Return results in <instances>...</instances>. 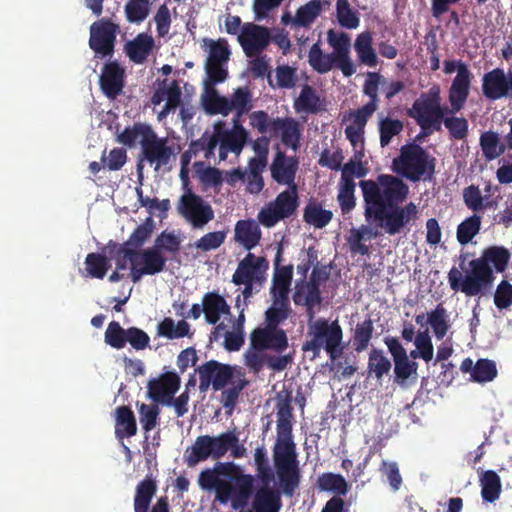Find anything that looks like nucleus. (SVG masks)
<instances>
[{
    "label": "nucleus",
    "instance_id": "f257e3e1",
    "mask_svg": "<svg viewBox=\"0 0 512 512\" xmlns=\"http://www.w3.org/2000/svg\"><path fill=\"white\" fill-rule=\"evenodd\" d=\"M276 410L277 439L273 447V461L281 491L292 496L299 487L301 473L292 435L294 415L290 394L277 402Z\"/></svg>",
    "mask_w": 512,
    "mask_h": 512
},
{
    "label": "nucleus",
    "instance_id": "f03ea898",
    "mask_svg": "<svg viewBox=\"0 0 512 512\" xmlns=\"http://www.w3.org/2000/svg\"><path fill=\"white\" fill-rule=\"evenodd\" d=\"M511 258L510 251L503 246H489L481 256L469 262V271L463 276L461 270L452 267L448 272V283L455 292H462L468 297L483 295L495 279L494 271L503 273Z\"/></svg>",
    "mask_w": 512,
    "mask_h": 512
},
{
    "label": "nucleus",
    "instance_id": "7ed1b4c3",
    "mask_svg": "<svg viewBox=\"0 0 512 512\" xmlns=\"http://www.w3.org/2000/svg\"><path fill=\"white\" fill-rule=\"evenodd\" d=\"M253 482V477L233 462H216L213 468L204 469L198 476L202 490L213 491L216 501L223 505L231 502L235 509L247 505Z\"/></svg>",
    "mask_w": 512,
    "mask_h": 512
},
{
    "label": "nucleus",
    "instance_id": "20e7f679",
    "mask_svg": "<svg viewBox=\"0 0 512 512\" xmlns=\"http://www.w3.org/2000/svg\"><path fill=\"white\" fill-rule=\"evenodd\" d=\"M199 374V389L205 392L210 386L215 391L222 390L220 402L228 414L235 409L241 392L249 384L245 373L229 364L210 360L197 368Z\"/></svg>",
    "mask_w": 512,
    "mask_h": 512
},
{
    "label": "nucleus",
    "instance_id": "39448f33",
    "mask_svg": "<svg viewBox=\"0 0 512 512\" xmlns=\"http://www.w3.org/2000/svg\"><path fill=\"white\" fill-rule=\"evenodd\" d=\"M359 186L363 193L367 220L372 216L381 217L383 209L400 205L409 194L408 185L402 179L389 174L379 175L377 181L362 180Z\"/></svg>",
    "mask_w": 512,
    "mask_h": 512
},
{
    "label": "nucleus",
    "instance_id": "423d86ee",
    "mask_svg": "<svg viewBox=\"0 0 512 512\" xmlns=\"http://www.w3.org/2000/svg\"><path fill=\"white\" fill-rule=\"evenodd\" d=\"M342 340L343 329L337 319L330 321L319 318L308 323L307 340L302 345V351L311 352L312 359H315L324 350L331 360H335L343 352Z\"/></svg>",
    "mask_w": 512,
    "mask_h": 512
},
{
    "label": "nucleus",
    "instance_id": "0eeeda50",
    "mask_svg": "<svg viewBox=\"0 0 512 512\" xmlns=\"http://www.w3.org/2000/svg\"><path fill=\"white\" fill-rule=\"evenodd\" d=\"M435 158L422 146L407 144L402 146L400 155L394 159L395 171L406 179L417 182L421 179L430 180L435 173Z\"/></svg>",
    "mask_w": 512,
    "mask_h": 512
},
{
    "label": "nucleus",
    "instance_id": "6e6552de",
    "mask_svg": "<svg viewBox=\"0 0 512 512\" xmlns=\"http://www.w3.org/2000/svg\"><path fill=\"white\" fill-rule=\"evenodd\" d=\"M299 206L297 187L280 192L276 198L267 203L258 213L257 219L266 228L275 226L278 222L290 218Z\"/></svg>",
    "mask_w": 512,
    "mask_h": 512
},
{
    "label": "nucleus",
    "instance_id": "1a4fd4ad",
    "mask_svg": "<svg viewBox=\"0 0 512 512\" xmlns=\"http://www.w3.org/2000/svg\"><path fill=\"white\" fill-rule=\"evenodd\" d=\"M125 258L130 261V278L133 283H138L145 275L161 273L168 260L153 246L142 250H126Z\"/></svg>",
    "mask_w": 512,
    "mask_h": 512
},
{
    "label": "nucleus",
    "instance_id": "9d476101",
    "mask_svg": "<svg viewBox=\"0 0 512 512\" xmlns=\"http://www.w3.org/2000/svg\"><path fill=\"white\" fill-rule=\"evenodd\" d=\"M120 26L111 18H101L90 26L89 47L97 58H111L115 52Z\"/></svg>",
    "mask_w": 512,
    "mask_h": 512
},
{
    "label": "nucleus",
    "instance_id": "9b49d317",
    "mask_svg": "<svg viewBox=\"0 0 512 512\" xmlns=\"http://www.w3.org/2000/svg\"><path fill=\"white\" fill-rule=\"evenodd\" d=\"M177 211L195 229L203 228L215 216L212 206L190 189L181 195L177 204Z\"/></svg>",
    "mask_w": 512,
    "mask_h": 512
},
{
    "label": "nucleus",
    "instance_id": "f8f14e48",
    "mask_svg": "<svg viewBox=\"0 0 512 512\" xmlns=\"http://www.w3.org/2000/svg\"><path fill=\"white\" fill-rule=\"evenodd\" d=\"M158 489L157 480L152 475L145 476L135 487L134 512H170V505L167 496L157 498L152 505L153 497Z\"/></svg>",
    "mask_w": 512,
    "mask_h": 512
},
{
    "label": "nucleus",
    "instance_id": "ddd939ff",
    "mask_svg": "<svg viewBox=\"0 0 512 512\" xmlns=\"http://www.w3.org/2000/svg\"><path fill=\"white\" fill-rule=\"evenodd\" d=\"M223 447L222 433L218 436L200 435L195 439L193 445L185 450L184 460L188 467H194L208 458L219 460L222 458Z\"/></svg>",
    "mask_w": 512,
    "mask_h": 512
},
{
    "label": "nucleus",
    "instance_id": "4468645a",
    "mask_svg": "<svg viewBox=\"0 0 512 512\" xmlns=\"http://www.w3.org/2000/svg\"><path fill=\"white\" fill-rule=\"evenodd\" d=\"M379 221V225L389 235L400 233L411 221L418 218V209L413 202H409L405 206H393L383 209L381 217L372 216Z\"/></svg>",
    "mask_w": 512,
    "mask_h": 512
},
{
    "label": "nucleus",
    "instance_id": "2eb2a0df",
    "mask_svg": "<svg viewBox=\"0 0 512 512\" xmlns=\"http://www.w3.org/2000/svg\"><path fill=\"white\" fill-rule=\"evenodd\" d=\"M384 343L394 361V382L405 385L410 377H417L418 363L410 360L398 338L387 336Z\"/></svg>",
    "mask_w": 512,
    "mask_h": 512
},
{
    "label": "nucleus",
    "instance_id": "dca6fc26",
    "mask_svg": "<svg viewBox=\"0 0 512 512\" xmlns=\"http://www.w3.org/2000/svg\"><path fill=\"white\" fill-rule=\"evenodd\" d=\"M482 94L489 101L503 98L512 100V72L494 68L482 77Z\"/></svg>",
    "mask_w": 512,
    "mask_h": 512
},
{
    "label": "nucleus",
    "instance_id": "f3484780",
    "mask_svg": "<svg viewBox=\"0 0 512 512\" xmlns=\"http://www.w3.org/2000/svg\"><path fill=\"white\" fill-rule=\"evenodd\" d=\"M237 39L245 55L252 58L267 48L271 41V33L265 26L245 23Z\"/></svg>",
    "mask_w": 512,
    "mask_h": 512
},
{
    "label": "nucleus",
    "instance_id": "a211bd4d",
    "mask_svg": "<svg viewBox=\"0 0 512 512\" xmlns=\"http://www.w3.org/2000/svg\"><path fill=\"white\" fill-rule=\"evenodd\" d=\"M250 343L254 350H271L277 354H282L289 346L285 330L267 326L255 328L250 334Z\"/></svg>",
    "mask_w": 512,
    "mask_h": 512
},
{
    "label": "nucleus",
    "instance_id": "6ab92c4d",
    "mask_svg": "<svg viewBox=\"0 0 512 512\" xmlns=\"http://www.w3.org/2000/svg\"><path fill=\"white\" fill-rule=\"evenodd\" d=\"M125 78V68L117 60L108 61L101 69L100 89L108 99L115 100L123 93Z\"/></svg>",
    "mask_w": 512,
    "mask_h": 512
},
{
    "label": "nucleus",
    "instance_id": "aec40b11",
    "mask_svg": "<svg viewBox=\"0 0 512 512\" xmlns=\"http://www.w3.org/2000/svg\"><path fill=\"white\" fill-rule=\"evenodd\" d=\"M268 267L269 263L264 257H256L254 254L248 253L239 262L232 276V282L235 285H242V283L246 282H258L262 284L264 281L263 274Z\"/></svg>",
    "mask_w": 512,
    "mask_h": 512
},
{
    "label": "nucleus",
    "instance_id": "412c9836",
    "mask_svg": "<svg viewBox=\"0 0 512 512\" xmlns=\"http://www.w3.org/2000/svg\"><path fill=\"white\" fill-rule=\"evenodd\" d=\"M173 155L174 149L168 145V139L159 138L155 131L141 147L142 158L150 165H155V170L168 165Z\"/></svg>",
    "mask_w": 512,
    "mask_h": 512
},
{
    "label": "nucleus",
    "instance_id": "4be33fe9",
    "mask_svg": "<svg viewBox=\"0 0 512 512\" xmlns=\"http://www.w3.org/2000/svg\"><path fill=\"white\" fill-rule=\"evenodd\" d=\"M180 382L175 372H166L160 378L148 382V396L154 402L170 406L172 397L180 388Z\"/></svg>",
    "mask_w": 512,
    "mask_h": 512
},
{
    "label": "nucleus",
    "instance_id": "5701e85b",
    "mask_svg": "<svg viewBox=\"0 0 512 512\" xmlns=\"http://www.w3.org/2000/svg\"><path fill=\"white\" fill-rule=\"evenodd\" d=\"M472 73L465 63H459L458 73L452 81L449 89V102L451 113L459 112L463 109L470 93Z\"/></svg>",
    "mask_w": 512,
    "mask_h": 512
},
{
    "label": "nucleus",
    "instance_id": "b1692460",
    "mask_svg": "<svg viewBox=\"0 0 512 512\" xmlns=\"http://www.w3.org/2000/svg\"><path fill=\"white\" fill-rule=\"evenodd\" d=\"M328 43L333 48V56L337 61V68H339L345 77H350L356 72V68L349 57L350 52V38L341 32L337 34L333 29L327 33Z\"/></svg>",
    "mask_w": 512,
    "mask_h": 512
},
{
    "label": "nucleus",
    "instance_id": "393cba45",
    "mask_svg": "<svg viewBox=\"0 0 512 512\" xmlns=\"http://www.w3.org/2000/svg\"><path fill=\"white\" fill-rule=\"evenodd\" d=\"M298 161L294 157H287L284 152L278 151L275 154L270 166L271 177L280 185H287L288 189L297 187L295 184Z\"/></svg>",
    "mask_w": 512,
    "mask_h": 512
},
{
    "label": "nucleus",
    "instance_id": "a878e982",
    "mask_svg": "<svg viewBox=\"0 0 512 512\" xmlns=\"http://www.w3.org/2000/svg\"><path fill=\"white\" fill-rule=\"evenodd\" d=\"M437 99H440V89L438 86H433L427 93H422L407 111V115L413 118L422 130L429 121L428 117Z\"/></svg>",
    "mask_w": 512,
    "mask_h": 512
},
{
    "label": "nucleus",
    "instance_id": "bb28decb",
    "mask_svg": "<svg viewBox=\"0 0 512 512\" xmlns=\"http://www.w3.org/2000/svg\"><path fill=\"white\" fill-rule=\"evenodd\" d=\"M154 229V223L151 217H148L142 224L138 225L130 234L127 241L119 245L114 241H109L107 248H117L118 255H124L126 250H140V248L151 237Z\"/></svg>",
    "mask_w": 512,
    "mask_h": 512
},
{
    "label": "nucleus",
    "instance_id": "cd10ccee",
    "mask_svg": "<svg viewBox=\"0 0 512 512\" xmlns=\"http://www.w3.org/2000/svg\"><path fill=\"white\" fill-rule=\"evenodd\" d=\"M271 134H280L281 141L286 147L297 150L300 142L299 123L293 118L277 117L271 122Z\"/></svg>",
    "mask_w": 512,
    "mask_h": 512
},
{
    "label": "nucleus",
    "instance_id": "c85d7f7f",
    "mask_svg": "<svg viewBox=\"0 0 512 512\" xmlns=\"http://www.w3.org/2000/svg\"><path fill=\"white\" fill-rule=\"evenodd\" d=\"M293 279V265L282 266L281 269H275L270 294L272 300L278 302H290L289 293Z\"/></svg>",
    "mask_w": 512,
    "mask_h": 512
},
{
    "label": "nucleus",
    "instance_id": "c756f323",
    "mask_svg": "<svg viewBox=\"0 0 512 512\" xmlns=\"http://www.w3.org/2000/svg\"><path fill=\"white\" fill-rule=\"evenodd\" d=\"M280 508L281 492L264 484L256 491L250 512H279Z\"/></svg>",
    "mask_w": 512,
    "mask_h": 512
},
{
    "label": "nucleus",
    "instance_id": "7c9ffc66",
    "mask_svg": "<svg viewBox=\"0 0 512 512\" xmlns=\"http://www.w3.org/2000/svg\"><path fill=\"white\" fill-rule=\"evenodd\" d=\"M204 315L207 323L216 325L222 315H231L230 305L217 292H207L203 296Z\"/></svg>",
    "mask_w": 512,
    "mask_h": 512
},
{
    "label": "nucleus",
    "instance_id": "2f4dec72",
    "mask_svg": "<svg viewBox=\"0 0 512 512\" xmlns=\"http://www.w3.org/2000/svg\"><path fill=\"white\" fill-rule=\"evenodd\" d=\"M234 232L235 241L248 251L256 247L261 239L260 227L253 219L237 221Z\"/></svg>",
    "mask_w": 512,
    "mask_h": 512
},
{
    "label": "nucleus",
    "instance_id": "473e14b6",
    "mask_svg": "<svg viewBox=\"0 0 512 512\" xmlns=\"http://www.w3.org/2000/svg\"><path fill=\"white\" fill-rule=\"evenodd\" d=\"M222 126V123L215 125L216 132L220 136V142H224L231 152L239 154L248 140L247 130L239 122H233L231 130H225Z\"/></svg>",
    "mask_w": 512,
    "mask_h": 512
},
{
    "label": "nucleus",
    "instance_id": "72a5a7b5",
    "mask_svg": "<svg viewBox=\"0 0 512 512\" xmlns=\"http://www.w3.org/2000/svg\"><path fill=\"white\" fill-rule=\"evenodd\" d=\"M154 47V39L146 33L138 34L133 40L125 44L124 50L131 61L143 63Z\"/></svg>",
    "mask_w": 512,
    "mask_h": 512
},
{
    "label": "nucleus",
    "instance_id": "f704fd0d",
    "mask_svg": "<svg viewBox=\"0 0 512 512\" xmlns=\"http://www.w3.org/2000/svg\"><path fill=\"white\" fill-rule=\"evenodd\" d=\"M150 125L142 122H135L132 126H127L117 135L116 141L124 146L133 148L137 143L143 146L153 133Z\"/></svg>",
    "mask_w": 512,
    "mask_h": 512
},
{
    "label": "nucleus",
    "instance_id": "c9c22d12",
    "mask_svg": "<svg viewBox=\"0 0 512 512\" xmlns=\"http://www.w3.org/2000/svg\"><path fill=\"white\" fill-rule=\"evenodd\" d=\"M293 107L297 113L317 114L324 109V104L316 90L305 84L299 96L294 100Z\"/></svg>",
    "mask_w": 512,
    "mask_h": 512
},
{
    "label": "nucleus",
    "instance_id": "e433bc0d",
    "mask_svg": "<svg viewBox=\"0 0 512 512\" xmlns=\"http://www.w3.org/2000/svg\"><path fill=\"white\" fill-rule=\"evenodd\" d=\"M137 433V423L134 412L128 406L115 409V435L118 439L130 438Z\"/></svg>",
    "mask_w": 512,
    "mask_h": 512
},
{
    "label": "nucleus",
    "instance_id": "4c0bfd02",
    "mask_svg": "<svg viewBox=\"0 0 512 512\" xmlns=\"http://www.w3.org/2000/svg\"><path fill=\"white\" fill-rule=\"evenodd\" d=\"M479 145L486 161H493L508 150L504 141H501L499 134L492 130L481 133Z\"/></svg>",
    "mask_w": 512,
    "mask_h": 512
},
{
    "label": "nucleus",
    "instance_id": "58836bf2",
    "mask_svg": "<svg viewBox=\"0 0 512 512\" xmlns=\"http://www.w3.org/2000/svg\"><path fill=\"white\" fill-rule=\"evenodd\" d=\"M230 113L235 112L233 122H240V118L253 108V95L248 87L236 88L228 98Z\"/></svg>",
    "mask_w": 512,
    "mask_h": 512
},
{
    "label": "nucleus",
    "instance_id": "ea45409f",
    "mask_svg": "<svg viewBox=\"0 0 512 512\" xmlns=\"http://www.w3.org/2000/svg\"><path fill=\"white\" fill-rule=\"evenodd\" d=\"M332 218L333 212L323 209L322 205L315 200H310L303 211L304 222L317 229L326 227Z\"/></svg>",
    "mask_w": 512,
    "mask_h": 512
},
{
    "label": "nucleus",
    "instance_id": "a19ab883",
    "mask_svg": "<svg viewBox=\"0 0 512 512\" xmlns=\"http://www.w3.org/2000/svg\"><path fill=\"white\" fill-rule=\"evenodd\" d=\"M479 482L483 501L493 503L500 497L502 491L501 479L494 470L483 471Z\"/></svg>",
    "mask_w": 512,
    "mask_h": 512
},
{
    "label": "nucleus",
    "instance_id": "79ce46f5",
    "mask_svg": "<svg viewBox=\"0 0 512 512\" xmlns=\"http://www.w3.org/2000/svg\"><path fill=\"white\" fill-rule=\"evenodd\" d=\"M308 63L313 70L320 74L329 72L334 66L337 67V61L333 54L323 53L320 40L311 46L308 53Z\"/></svg>",
    "mask_w": 512,
    "mask_h": 512
},
{
    "label": "nucleus",
    "instance_id": "37998d69",
    "mask_svg": "<svg viewBox=\"0 0 512 512\" xmlns=\"http://www.w3.org/2000/svg\"><path fill=\"white\" fill-rule=\"evenodd\" d=\"M372 35L370 32L360 33L354 43V49L362 64L375 67L378 64L377 54L372 46Z\"/></svg>",
    "mask_w": 512,
    "mask_h": 512
},
{
    "label": "nucleus",
    "instance_id": "c03bdc74",
    "mask_svg": "<svg viewBox=\"0 0 512 512\" xmlns=\"http://www.w3.org/2000/svg\"><path fill=\"white\" fill-rule=\"evenodd\" d=\"M317 486L321 491H328L335 496H345L349 491V485L345 478L340 474L326 472L317 479Z\"/></svg>",
    "mask_w": 512,
    "mask_h": 512
},
{
    "label": "nucleus",
    "instance_id": "a18cd8bd",
    "mask_svg": "<svg viewBox=\"0 0 512 512\" xmlns=\"http://www.w3.org/2000/svg\"><path fill=\"white\" fill-rule=\"evenodd\" d=\"M293 302L297 306H304L306 308V314L308 317V323L315 321V307L319 306L322 301L321 292H317L316 289H312L308 292L295 289L293 293Z\"/></svg>",
    "mask_w": 512,
    "mask_h": 512
},
{
    "label": "nucleus",
    "instance_id": "49530a36",
    "mask_svg": "<svg viewBox=\"0 0 512 512\" xmlns=\"http://www.w3.org/2000/svg\"><path fill=\"white\" fill-rule=\"evenodd\" d=\"M190 325L185 320H180L175 324L170 317H165L157 325V334L167 339H179L189 335Z\"/></svg>",
    "mask_w": 512,
    "mask_h": 512
},
{
    "label": "nucleus",
    "instance_id": "de8ad7c7",
    "mask_svg": "<svg viewBox=\"0 0 512 512\" xmlns=\"http://www.w3.org/2000/svg\"><path fill=\"white\" fill-rule=\"evenodd\" d=\"M322 11L320 0H310L305 5L300 6L294 17V26L309 28Z\"/></svg>",
    "mask_w": 512,
    "mask_h": 512
},
{
    "label": "nucleus",
    "instance_id": "09e8293b",
    "mask_svg": "<svg viewBox=\"0 0 512 512\" xmlns=\"http://www.w3.org/2000/svg\"><path fill=\"white\" fill-rule=\"evenodd\" d=\"M427 322L438 340L445 337L450 328V324L447 310L443 304H438L434 310L427 314Z\"/></svg>",
    "mask_w": 512,
    "mask_h": 512
},
{
    "label": "nucleus",
    "instance_id": "8fccbe9b",
    "mask_svg": "<svg viewBox=\"0 0 512 512\" xmlns=\"http://www.w3.org/2000/svg\"><path fill=\"white\" fill-rule=\"evenodd\" d=\"M195 173L205 187L220 188L223 184V172L215 167H205L204 162L194 163Z\"/></svg>",
    "mask_w": 512,
    "mask_h": 512
},
{
    "label": "nucleus",
    "instance_id": "3c124183",
    "mask_svg": "<svg viewBox=\"0 0 512 512\" xmlns=\"http://www.w3.org/2000/svg\"><path fill=\"white\" fill-rule=\"evenodd\" d=\"M390 359L381 349L373 348L369 353L368 372L373 374L378 380L382 379L391 370Z\"/></svg>",
    "mask_w": 512,
    "mask_h": 512
},
{
    "label": "nucleus",
    "instance_id": "603ef678",
    "mask_svg": "<svg viewBox=\"0 0 512 512\" xmlns=\"http://www.w3.org/2000/svg\"><path fill=\"white\" fill-rule=\"evenodd\" d=\"M203 107L210 115L221 114L223 116H228L230 114L228 98L219 95L217 90L214 88H211V90L204 96Z\"/></svg>",
    "mask_w": 512,
    "mask_h": 512
},
{
    "label": "nucleus",
    "instance_id": "864d4df0",
    "mask_svg": "<svg viewBox=\"0 0 512 512\" xmlns=\"http://www.w3.org/2000/svg\"><path fill=\"white\" fill-rule=\"evenodd\" d=\"M291 313L290 302H278L272 300V305L265 311V326L279 328Z\"/></svg>",
    "mask_w": 512,
    "mask_h": 512
},
{
    "label": "nucleus",
    "instance_id": "5fc2aeb1",
    "mask_svg": "<svg viewBox=\"0 0 512 512\" xmlns=\"http://www.w3.org/2000/svg\"><path fill=\"white\" fill-rule=\"evenodd\" d=\"M373 332L374 326L370 318L361 323H357L352 337V343L355 351L360 353L368 348L373 337Z\"/></svg>",
    "mask_w": 512,
    "mask_h": 512
},
{
    "label": "nucleus",
    "instance_id": "6e6d98bb",
    "mask_svg": "<svg viewBox=\"0 0 512 512\" xmlns=\"http://www.w3.org/2000/svg\"><path fill=\"white\" fill-rule=\"evenodd\" d=\"M110 266V260L100 253L92 252L85 258V269L92 278L103 279Z\"/></svg>",
    "mask_w": 512,
    "mask_h": 512
},
{
    "label": "nucleus",
    "instance_id": "4d7b16f0",
    "mask_svg": "<svg viewBox=\"0 0 512 512\" xmlns=\"http://www.w3.org/2000/svg\"><path fill=\"white\" fill-rule=\"evenodd\" d=\"M150 0H128L124 7L126 19L129 23L140 24L149 15Z\"/></svg>",
    "mask_w": 512,
    "mask_h": 512
},
{
    "label": "nucleus",
    "instance_id": "13d9d810",
    "mask_svg": "<svg viewBox=\"0 0 512 512\" xmlns=\"http://www.w3.org/2000/svg\"><path fill=\"white\" fill-rule=\"evenodd\" d=\"M481 229V216L473 214L466 218L457 227V240L460 244L466 245L479 233Z\"/></svg>",
    "mask_w": 512,
    "mask_h": 512
},
{
    "label": "nucleus",
    "instance_id": "bf43d9fd",
    "mask_svg": "<svg viewBox=\"0 0 512 512\" xmlns=\"http://www.w3.org/2000/svg\"><path fill=\"white\" fill-rule=\"evenodd\" d=\"M386 84V78L379 72H368L363 84V94L369 97L368 104L379 106L378 89Z\"/></svg>",
    "mask_w": 512,
    "mask_h": 512
},
{
    "label": "nucleus",
    "instance_id": "052dcab7",
    "mask_svg": "<svg viewBox=\"0 0 512 512\" xmlns=\"http://www.w3.org/2000/svg\"><path fill=\"white\" fill-rule=\"evenodd\" d=\"M404 128L401 120L385 117L379 122L380 144L382 147L388 146L392 138L399 135Z\"/></svg>",
    "mask_w": 512,
    "mask_h": 512
},
{
    "label": "nucleus",
    "instance_id": "680f3d73",
    "mask_svg": "<svg viewBox=\"0 0 512 512\" xmlns=\"http://www.w3.org/2000/svg\"><path fill=\"white\" fill-rule=\"evenodd\" d=\"M257 475L263 484L269 485L274 480V472L270 467L265 448L257 447L254 453Z\"/></svg>",
    "mask_w": 512,
    "mask_h": 512
},
{
    "label": "nucleus",
    "instance_id": "e2e57ef3",
    "mask_svg": "<svg viewBox=\"0 0 512 512\" xmlns=\"http://www.w3.org/2000/svg\"><path fill=\"white\" fill-rule=\"evenodd\" d=\"M329 278V272L325 267L318 268L314 267L309 280L299 279L295 283V289L308 292L312 289H316L317 292H321L322 283L326 282Z\"/></svg>",
    "mask_w": 512,
    "mask_h": 512
},
{
    "label": "nucleus",
    "instance_id": "0e129e2a",
    "mask_svg": "<svg viewBox=\"0 0 512 512\" xmlns=\"http://www.w3.org/2000/svg\"><path fill=\"white\" fill-rule=\"evenodd\" d=\"M355 187H356V184L354 181L348 180L345 182V181L341 180V182H340L337 200L339 202V205H340V208H341V211L343 214L349 213L355 208V205H356L355 196H354Z\"/></svg>",
    "mask_w": 512,
    "mask_h": 512
},
{
    "label": "nucleus",
    "instance_id": "69168bd1",
    "mask_svg": "<svg viewBox=\"0 0 512 512\" xmlns=\"http://www.w3.org/2000/svg\"><path fill=\"white\" fill-rule=\"evenodd\" d=\"M496 376V364L489 359H479L472 370V379L478 383L492 381Z\"/></svg>",
    "mask_w": 512,
    "mask_h": 512
},
{
    "label": "nucleus",
    "instance_id": "338daca9",
    "mask_svg": "<svg viewBox=\"0 0 512 512\" xmlns=\"http://www.w3.org/2000/svg\"><path fill=\"white\" fill-rule=\"evenodd\" d=\"M127 151L122 147H115L106 154V150L101 155V162L104 168L109 171H119L127 162Z\"/></svg>",
    "mask_w": 512,
    "mask_h": 512
},
{
    "label": "nucleus",
    "instance_id": "774afa93",
    "mask_svg": "<svg viewBox=\"0 0 512 512\" xmlns=\"http://www.w3.org/2000/svg\"><path fill=\"white\" fill-rule=\"evenodd\" d=\"M180 245L181 240L173 231H163L156 237L153 247L160 253L167 252L175 255L180 251Z\"/></svg>",
    "mask_w": 512,
    "mask_h": 512
}]
</instances>
